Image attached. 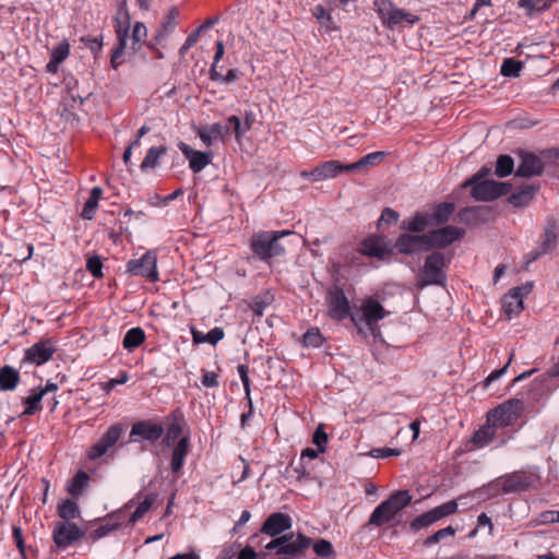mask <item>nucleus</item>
Listing matches in <instances>:
<instances>
[{"label":"nucleus","mask_w":559,"mask_h":559,"mask_svg":"<svg viewBox=\"0 0 559 559\" xmlns=\"http://www.w3.org/2000/svg\"><path fill=\"white\" fill-rule=\"evenodd\" d=\"M490 168L481 167L472 178L467 179L463 187H472L471 194L476 201L488 202L509 193L511 186L498 182L486 177Z\"/></svg>","instance_id":"nucleus-1"},{"label":"nucleus","mask_w":559,"mask_h":559,"mask_svg":"<svg viewBox=\"0 0 559 559\" xmlns=\"http://www.w3.org/2000/svg\"><path fill=\"white\" fill-rule=\"evenodd\" d=\"M540 484V477L536 469H520L508 473L496 478L491 486L502 493H520L532 489H537Z\"/></svg>","instance_id":"nucleus-2"},{"label":"nucleus","mask_w":559,"mask_h":559,"mask_svg":"<svg viewBox=\"0 0 559 559\" xmlns=\"http://www.w3.org/2000/svg\"><path fill=\"white\" fill-rule=\"evenodd\" d=\"M449 261L444 253L439 251L428 254L421 270L416 275V287L419 289L432 285L444 287Z\"/></svg>","instance_id":"nucleus-3"},{"label":"nucleus","mask_w":559,"mask_h":559,"mask_svg":"<svg viewBox=\"0 0 559 559\" xmlns=\"http://www.w3.org/2000/svg\"><path fill=\"white\" fill-rule=\"evenodd\" d=\"M373 10L389 29L412 27L420 21L417 14L397 8L392 0H373Z\"/></svg>","instance_id":"nucleus-4"},{"label":"nucleus","mask_w":559,"mask_h":559,"mask_svg":"<svg viewBox=\"0 0 559 559\" xmlns=\"http://www.w3.org/2000/svg\"><path fill=\"white\" fill-rule=\"evenodd\" d=\"M293 234L290 230L254 233L250 239V248L260 260L269 261L285 253V248L278 241L281 238Z\"/></svg>","instance_id":"nucleus-5"},{"label":"nucleus","mask_w":559,"mask_h":559,"mask_svg":"<svg viewBox=\"0 0 559 559\" xmlns=\"http://www.w3.org/2000/svg\"><path fill=\"white\" fill-rule=\"evenodd\" d=\"M412 497L407 490L392 493L382 501L371 513L368 525L382 526L390 523L395 516L411 503Z\"/></svg>","instance_id":"nucleus-6"},{"label":"nucleus","mask_w":559,"mask_h":559,"mask_svg":"<svg viewBox=\"0 0 559 559\" xmlns=\"http://www.w3.org/2000/svg\"><path fill=\"white\" fill-rule=\"evenodd\" d=\"M389 314L383 306L373 297H367L361 301L358 311L350 314V320L361 332L360 324L365 323L368 331L376 336L379 332L378 322Z\"/></svg>","instance_id":"nucleus-7"},{"label":"nucleus","mask_w":559,"mask_h":559,"mask_svg":"<svg viewBox=\"0 0 559 559\" xmlns=\"http://www.w3.org/2000/svg\"><path fill=\"white\" fill-rule=\"evenodd\" d=\"M525 411V402L522 399H509L493 409H490L486 418L498 429L513 426Z\"/></svg>","instance_id":"nucleus-8"},{"label":"nucleus","mask_w":559,"mask_h":559,"mask_svg":"<svg viewBox=\"0 0 559 559\" xmlns=\"http://www.w3.org/2000/svg\"><path fill=\"white\" fill-rule=\"evenodd\" d=\"M129 28L130 14L126 8V2L123 1L115 17V33L118 39V45L114 49L110 57V63L114 69H117L122 63L121 57L127 47Z\"/></svg>","instance_id":"nucleus-9"},{"label":"nucleus","mask_w":559,"mask_h":559,"mask_svg":"<svg viewBox=\"0 0 559 559\" xmlns=\"http://www.w3.org/2000/svg\"><path fill=\"white\" fill-rule=\"evenodd\" d=\"M325 302L329 317L335 321H343L353 314L349 299L338 285H333L328 289Z\"/></svg>","instance_id":"nucleus-10"},{"label":"nucleus","mask_w":559,"mask_h":559,"mask_svg":"<svg viewBox=\"0 0 559 559\" xmlns=\"http://www.w3.org/2000/svg\"><path fill=\"white\" fill-rule=\"evenodd\" d=\"M252 14L263 28L269 27L285 13L281 0H250Z\"/></svg>","instance_id":"nucleus-11"},{"label":"nucleus","mask_w":559,"mask_h":559,"mask_svg":"<svg viewBox=\"0 0 559 559\" xmlns=\"http://www.w3.org/2000/svg\"><path fill=\"white\" fill-rule=\"evenodd\" d=\"M126 267L129 274L144 277L151 283L159 280L157 257L153 251L145 252L140 259L130 260Z\"/></svg>","instance_id":"nucleus-12"},{"label":"nucleus","mask_w":559,"mask_h":559,"mask_svg":"<svg viewBox=\"0 0 559 559\" xmlns=\"http://www.w3.org/2000/svg\"><path fill=\"white\" fill-rule=\"evenodd\" d=\"M84 535L85 531L74 522H57L52 530V540L58 549H67Z\"/></svg>","instance_id":"nucleus-13"},{"label":"nucleus","mask_w":559,"mask_h":559,"mask_svg":"<svg viewBox=\"0 0 559 559\" xmlns=\"http://www.w3.org/2000/svg\"><path fill=\"white\" fill-rule=\"evenodd\" d=\"M165 427L154 419H143L134 423L130 431V440L135 442L145 440L151 443L157 442L164 435Z\"/></svg>","instance_id":"nucleus-14"},{"label":"nucleus","mask_w":559,"mask_h":559,"mask_svg":"<svg viewBox=\"0 0 559 559\" xmlns=\"http://www.w3.org/2000/svg\"><path fill=\"white\" fill-rule=\"evenodd\" d=\"M457 511V502L456 500H450L443 504H440L421 515L416 516L411 522V527L414 531H418L424 527H428L429 525L440 521L443 518L454 514Z\"/></svg>","instance_id":"nucleus-15"},{"label":"nucleus","mask_w":559,"mask_h":559,"mask_svg":"<svg viewBox=\"0 0 559 559\" xmlns=\"http://www.w3.org/2000/svg\"><path fill=\"white\" fill-rule=\"evenodd\" d=\"M122 432V424L117 423L111 425L102 438L88 449L87 457L95 461L105 455L118 442Z\"/></svg>","instance_id":"nucleus-16"},{"label":"nucleus","mask_w":559,"mask_h":559,"mask_svg":"<svg viewBox=\"0 0 559 559\" xmlns=\"http://www.w3.org/2000/svg\"><path fill=\"white\" fill-rule=\"evenodd\" d=\"M56 350L57 345L52 338H41L25 350L23 360L41 366L51 359Z\"/></svg>","instance_id":"nucleus-17"},{"label":"nucleus","mask_w":559,"mask_h":559,"mask_svg":"<svg viewBox=\"0 0 559 559\" xmlns=\"http://www.w3.org/2000/svg\"><path fill=\"white\" fill-rule=\"evenodd\" d=\"M533 285L526 283L523 286L514 287L503 296L502 308L509 319L518 316L523 310V298L532 292Z\"/></svg>","instance_id":"nucleus-18"},{"label":"nucleus","mask_w":559,"mask_h":559,"mask_svg":"<svg viewBox=\"0 0 559 559\" xmlns=\"http://www.w3.org/2000/svg\"><path fill=\"white\" fill-rule=\"evenodd\" d=\"M464 229L455 227V226H445L440 229L431 230L427 233V240L429 241V246L444 248L452 242L461 239L464 235Z\"/></svg>","instance_id":"nucleus-19"},{"label":"nucleus","mask_w":559,"mask_h":559,"mask_svg":"<svg viewBox=\"0 0 559 559\" xmlns=\"http://www.w3.org/2000/svg\"><path fill=\"white\" fill-rule=\"evenodd\" d=\"M395 248L400 253L403 254H413L420 251H426L430 249L429 241L427 240V235H409L402 234L396 242Z\"/></svg>","instance_id":"nucleus-20"},{"label":"nucleus","mask_w":559,"mask_h":559,"mask_svg":"<svg viewBox=\"0 0 559 559\" xmlns=\"http://www.w3.org/2000/svg\"><path fill=\"white\" fill-rule=\"evenodd\" d=\"M292 526V519L285 513H273L271 514L262 525L261 532L272 537L280 535L281 533L289 530Z\"/></svg>","instance_id":"nucleus-21"},{"label":"nucleus","mask_w":559,"mask_h":559,"mask_svg":"<svg viewBox=\"0 0 559 559\" xmlns=\"http://www.w3.org/2000/svg\"><path fill=\"white\" fill-rule=\"evenodd\" d=\"M285 537H287V542L276 551V555L295 557L311 545V538L302 534H298L296 538L294 534H286Z\"/></svg>","instance_id":"nucleus-22"},{"label":"nucleus","mask_w":559,"mask_h":559,"mask_svg":"<svg viewBox=\"0 0 559 559\" xmlns=\"http://www.w3.org/2000/svg\"><path fill=\"white\" fill-rule=\"evenodd\" d=\"M179 148L183 156L189 159V167L193 173H200L211 163L209 153L194 151L188 144L180 142Z\"/></svg>","instance_id":"nucleus-23"},{"label":"nucleus","mask_w":559,"mask_h":559,"mask_svg":"<svg viewBox=\"0 0 559 559\" xmlns=\"http://www.w3.org/2000/svg\"><path fill=\"white\" fill-rule=\"evenodd\" d=\"M544 164L539 157L534 154L522 155L521 163L516 168L515 175L523 178H530L542 174Z\"/></svg>","instance_id":"nucleus-24"},{"label":"nucleus","mask_w":559,"mask_h":559,"mask_svg":"<svg viewBox=\"0 0 559 559\" xmlns=\"http://www.w3.org/2000/svg\"><path fill=\"white\" fill-rule=\"evenodd\" d=\"M189 447L190 439L189 437L186 436L180 438L173 449L170 459V469L176 475V477L179 476L183 467L185 459L189 453Z\"/></svg>","instance_id":"nucleus-25"},{"label":"nucleus","mask_w":559,"mask_h":559,"mask_svg":"<svg viewBox=\"0 0 559 559\" xmlns=\"http://www.w3.org/2000/svg\"><path fill=\"white\" fill-rule=\"evenodd\" d=\"M359 252L370 258L383 259L389 250L379 237L370 236L361 241Z\"/></svg>","instance_id":"nucleus-26"},{"label":"nucleus","mask_w":559,"mask_h":559,"mask_svg":"<svg viewBox=\"0 0 559 559\" xmlns=\"http://www.w3.org/2000/svg\"><path fill=\"white\" fill-rule=\"evenodd\" d=\"M498 428L486 418V424L476 430L471 438L474 448L481 449L490 444L495 440Z\"/></svg>","instance_id":"nucleus-27"},{"label":"nucleus","mask_w":559,"mask_h":559,"mask_svg":"<svg viewBox=\"0 0 559 559\" xmlns=\"http://www.w3.org/2000/svg\"><path fill=\"white\" fill-rule=\"evenodd\" d=\"M343 171H350L348 164H342L338 160H328L316 167L318 181L335 178Z\"/></svg>","instance_id":"nucleus-28"},{"label":"nucleus","mask_w":559,"mask_h":559,"mask_svg":"<svg viewBox=\"0 0 559 559\" xmlns=\"http://www.w3.org/2000/svg\"><path fill=\"white\" fill-rule=\"evenodd\" d=\"M228 132V127H224L221 123H213L211 126L203 127L199 130L198 134L202 142L210 146L214 141L222 140L225 133Z\"/></svg>","instance_id":"nucleus-29"},{"label":"nucleus","mask_w":559,"mask_h":559,"mask_svg":"<svg viewBox=\"0 0 559 559\" xmlns=\"http://www.w3.org/2000/svg\"><path fill=\"white\" fill-rule=\"evenodd\" d=\"M57 514L62 522H72V520L80 518L79 504L72 499H63L57 506Z\"/></svg>","instance_id":"nucleus-30"},{"label":"nucleus","mask_w":559,"mask_h":559,"mask_svg":"<svg viewBox=\"0 0 559 559\" xmlns=\"http://www.w3.org/2000/svg\"><path fill=\"white\" fill-rule=\"evenodd\" d=\"M191 334L194 344L209 343L216 345L225 336L224 330L217 326L209 331L206 334L191 328Z\"/></svg>","instance_id":"nucleus-31"},{"label":"nucleus","mask_w":559,"mask_h":559,"mask_svg":"<svg viewBox=\"0 0 559 559\" xmlns=\"http://www.w3.org/2000/svg\"><path fill=\"white\" fill-rule=\"evenodd\" d=\"M536 188L531 185L521 187L516 192L512 193L508 201L513 206L520 207L527 205L534 198Z\"/></svg>","instance_id":"nucleus-32"},{"label":"nucleus","mask_w":559,"mask_h":559,"mask_svg":"<svg viewBox=\"0 0 559 559\" xmlns=\"http://www.w3.org/2000/svg\"><path fill=\"white\" fill-rule=\"evenodd\" d=\"M90 476L84 471H79L67 487V491L72 497H80L84 492V490L88 487Z\"/></svg>","instance_id":"nucleus-33"},{"label":"nucleus","mask_w":559,"mask_h":559,"mask_svg":"<svg viewBox=\"0 0 559 559\" xmlns=\"http://www.w3.org/2000/svg\"><path fill=\"white\" fill-rule=\"evenodd\" d=\"M20 382L19 372L10 367L4 366L0 369V389L3 391H11L16 388Z\"/></svg>","instance_id":"nucleus-34"},{"label":"nucleus","mask_w":559,"mask_h":559,"mask_svg":"<svg viewBox=\"0 0 559 559\" xmlns=\"http://www.w3.org/2000/svg\"><path fill=\"white\" fill-rule=\"evenodd\" d=\"M555 2L559 0H519L518 5L524 9L526 14L532 15L547 11Z\"/></svg>","instance_id":"nucleus-35"},{"label":"nucleus","mask_w":559,"mask_h":559,"mask_svg":"<svg viewBox=\"0 0 559 559\" xmlns=\"http://www.w3.org/2000/svg\"><path fill=\"white\" fill-rule=\"evenodd\" d=\"M168 148L165 145L152 146L148 148L140 167L143 171L154 169L158 165L159 158L167 153Z\"/></svg>","instance_id":"nucleus-36"},{"label":"nucleus","mask_w":559,"mask_h":559,"mask_svg":"<svg viewBox=\"0 0 559 559\" xmlns=\"http://www.w3.org/2000/svg\"><path fill=\"white\" fill-rule=\"evenodd\" d=\"M103 190L99 187H94L90 193L87 201L84 204L81 216L84 219H93L95 216L98 202L102 198Z\"/></svg>","instance_id":"nucleus-37"},{"label":"nucleus","mask_w":559,"mask_h":559,"mask_svg":"<svg viewBox=\"0 0 559 559\" xmlns=\"http://www.w3.org/2000/svg\"><path fill=\"white\" fill-rule=\"evenodd\" d=\"M182 416L174 413L171 416V421L167 426L166 436L163 440L165 445L169 447L177 438L180 437L182 433Z\"/></svg>","instance_id":"nucleus-38"},{"label":"nucleus","mask_w":559,"mask_h":559,"mask_svg":"<svg viewBox=\"0 0 559 559\" xmlns=\"http://www.w3.org/2000/svg\"><path fill=\"white\" fill-rule=\"evenodd\" d=\"M145 341V333L141 328L130 329L122 341L123 348L132 352Z\"/></svg>","instance_id":"nucleus-39"},{"label":"nucleus","mask_w":559,"mask_h":559,"mask_svg":"<svg viewBox=\"0 0 559 559\" xmlns=\"http://www.w3.org/2000/svg\"><path fill=\"white\" fill-rule=\"evenodd\" d=\"M384 152H373L365 155L359 160L348 164L350 171H359L369 166H376L380 164L384 157Z\"/></svg>","instance_id":"nucleus-40"},{"label":"nucleus","mask_w":559,"mask_h":559,"mask_svg":"<svg viewBox=\"0 0 559 559\" xmlns=\"http://www.w3.org/2000/svg\"><path fill=\"white\" fill-rule=\"evenodd\" d=\"M325 2L328 4V9H325L322 4L316 5L312 12L313 16L321 25L328 28H335L331 17V13L335 10V7L330 3V0H325Z\"/></svg>","instance_id":"nucleus-41"},{"label":"nucleus","mask_w":559,"mask_h":559,"mask_svg":"<svg viewBox=\"0 0 559 559\" xmlns=\"http://www.w3.org/2000/svg\"><path fill=\"white\" fill-rule=\"evenodd\" d=\"M454 212L453 203H441L433 209L431 214L430 223L435 225H441L449 221L450 216Z\"/></svg>","instance_id":"nucleus-42"},{"label":"nucleus","mask_w":559,"mask_h":559,"mask_svg":"<svg viewBox=\"0 0 559 559\" xmlns=\"http://www.w3.org/2000/svg\"><path fill=\"white\" fill-rule=\"evenodd\" d=\"M41 400L43 396L37 390H34L33 393L26 397L23 399V404L25 405V408L21 416H31L35 413L41 411Z\"/></svg>","instance_id":"nucleus-43"},{"label":"nucleus","mask_w":559,"mask_h":559,"mask_svg":"<svg viewBox=\"0 0 559 559\" xmlns=\"http://www.w3.org/2000/svg\"><path fill=\"white\" fill-rule=\"evenodd\" d=\"M156 500V496L154 493H150L145 497V499L140 502L135 511L128 519L129 524H134L136 521L142 519L148 510L152 508L153 503Z\"/></svg>","instance_id":"nucleus-44"},{"label":"nucleus","mask_w":559,"mask_h":559,"mask_svg":"<svg viewBox=\"0 0 559 559\" xmlns=\"http://www.w3.org/2000/svg\"><path fill=\"white\" fill-rule=\"evenodd\" d=\"M523 69V62L513 58H507L503 60L500 73L507 78H518Z\"/></svg>","instance_id":"nucleus-45"},{"label":"nucleus","mask_w":559,"mask_h":559,"mask_svg":"<svg viewBox=\"0 0 559 559\" xmlns=\"http://www.w3.org/2000/svg\"><path fill=\"white\" fill-rule=\"evenodd\" d=\"M147 36V29H146V26L141 23V22H136L133 26V29H132V35H131V39H132V45H131V49L133 51H136L141 48L142 44L145 43V38Z\"/></svg>","instance_id":"nucleus-46"},{"label":"nucleus","mask_w":559,"mask_h":559,"mask_svg":"<svg viewBox=\"0 0 559 559\" xmlns=\"http://www.w3.org/2000/svg\"><path fill=\"white\" fill-rule=\"evenodd\" d=\"M210 79L214 82L229 84L239 79V71L237 69H229L225 75L215 70V66L210 68Z\"/></svg>","instance_id":"nucleus-47"},{"label":"nucleus","mask_w":559,"mask_h":559,"mask_svg":"<svg viewBox=\"0 0 559 559\" xmlns=\"http://www.w3.org/2000/svg\"><path fill=\"white\" fill-rule=\"evenodd\" d=\"M514 167V163L511 156L509 155H500L496 162V175L498 177H507L512 174Z\"/></svg>","instance_id":"nucleus-48"},{"label":"nucleus","mask_w":559,"mask_h":559,"mask_svg":"<svg viewBox=\"0 0 559 559\" xmlns=\"http://www.w3.org/2000/svg\"><path fill=\"white\" fill-rule=\"evenodd\" d=\"M301 343L306 347H320L323 343V336L318 328H310L302 335Z\"/></svg>","instance_id":"nucleus-49"},{"label":"nucleus","mask_w":559,"mask_h":559,"mask_svg":"<svg viewBox=\"0 0 559 559\" xmlns=\"http://www.w3.org/2000/svg\"><path fill=\"white\" fill-rule=\"evenodd\" d=\"M428 223L425 215L417 213L412 219L403 222V228L413 233H420L425 230Z\"/></svg>","instance_id":"nucleus-50"},{"label":"nucleus","mask_w":559,"mask_h":559,"mask_svg":"<svg viewBox=\"0 0 559 559\" xmlns=\"http://www.w3.org/2000/svg\"><path fill=\"white\" fill-rule=\"evenodd\" d=\"M179 10L177 7H173L170 8V10L168 11V13L164 16L163 21H162V28L165 33H168V32H173L174 28L176 27L177 25V20L179 17Z\"/></svg>","instance_id":"nucleus-51"},{"label":"nucleus","mask_w":559,"mask_h":559,"mask_svg":"<svg viewBox=\"0 0 559 559\" xmlns=\"http://www.w3.org/2000/svg\"><path fill=\"white\" fill-rule=\"evenodd\" d=\"M119 524H120V522L111 523L110 521L106 520L105 524L98 526L96 530H94L91 533V537L94 540L103 538V537L107 536L109 533L118 530L119 528Z\"/></svg>","instance_id":"nucleus-52"},{"label":"nucleus","mask_w":559,"mask_h":559,"mask_svg":"<svg viewBox=\"0 0 559 559\" xmlns=\"http://www.w3.org/2000/svg\"><path fill=\"white\" fill-rule=\"evenodd\" d=\"M455 532L456 530L452 526H447L444 528H441L439 531H437L435 534L428 536L426 539H425V545L426 546H430L432 544H437L439 543L441 539L448 537V536H454L455 535Z\"/></svg>","instance_id":"nucleus-53"},{"label":"nucleus","mask_w":559,"mask_h":559,"mask_svg":"<svg viewBox=\"0 0 559 559\" xmlns=\"http://www.w3.org/2000/svg\"><path fill=\"white\" fill-rule=\"evenodd\" d=\"M70 53V45L63 40L58 46L53 47L50 53V58L59 63L64 61Z\"/></svg>","instance_id":"nucleus-54"},{"label":"nucleus","mask_w":559,"mask_h":559,"mask_svg":"<svg viewBox=\"0 0 559 559\" xmlns=\"http://www.w3.org/2000/svg\"><path fill=\"white\" fill-rule=\"evenodd\" d=\"M86 270L96 278H102L104 276L103 262L98 255H93L87 259Z\"/></svg>","instance_id":"nucleus-55"},{"label":"nucleus","mask_w":559,"mask_h":559,"mask_svg":"<svg viewBox=\"0 0 559 559\" xmlns=\"http://www.w3.org/2000/svg\"><path fill=\"white\" fill-rule=\"evenodd\" d=\"M313 551L319 557H330L334 554L332 544L326 539H319L313 544Z\"/></svg>","instance_id":"nucleus-56"},{"label":"nucleus","mask_w":559,"mask_h":559,"mask_svg":"<svg viewBox=\"0 0 559 559\" xmlns=\"http://www.w3.org/2000/svg\"><path fill=\"white\" fill-rule=\"evenodd\" d=\"M480 206L465 207L459 212L460 222L472 224L476 223Z\"/></svg>","instance_id":"nucleus-57"},{"label":"nucleus","mask_w":559,"mask_h":559,"mask_svg":"<svg viewBox=\"0 0 559 559\" xmlns=\"http://www.w3.org/2000/svg\"><path fill=\"white\" fill-rule=\"evenodd\" d=\"M513 357H514V352L512 350L511 354H510V357H509V360L508 362L500 369L498 370H493L483 382V386L486 389L488 388L493 381L498 380L499 378H501L506 372H507V369L508 367L510 366V364L512 362L513 360Z\"/></svg>","instance_id":"nucleus-58"},{"label":"nucleus","mask_w":559,"mask_h":559,"mask_svg":"<svg viewBox=\"0 0 559 559\" xmlns=\"http://www.w3.org/2000/svg\"><path fill=\"white\" fill-rule=\"evenodd\" d=\"M237 370H238L239 377H240L242 385H243L246 397L248 399V402H250L251 381L249 378V367L247 365H239L237 367Z\"/></svg>","instance_id":"nucleus-59"},{"label":"nucleus","mask_w":559,"mask_h":559,"mask_svg":"<svg viewBox=\"0 0 559 559\" xmlns=\"http://www.w3.org/2000/svg\"><path fill=\"white\" fill-rule=\"evenodd\" d=\"M12 536H13V539H14V542L16 544V547L19 549L21 558L22 559H27L26 558V549H25V543H24V537H23L22 528L20 526L14 525L13 528H12Z\"/></svg>","instance_id":"nucleus-60"},{"label":"nucleus","mask_w":559,"mask_h":559,"mask_svg":"<svg viewBox=\"0 0 559 559\" xmlns=\"http://www.w3.org/2000/svg\"><path fill=\"white\" fill-rule=\"evenodd\" d=\"M204 29H205V25H201L197 31H194L188 35L185 44L181 46V48L179 50L180 55L186 53L191 47H193L198 43L199 35Z\"/></svg>","instance_id":"nucleus-61"},{"label":"nucleus","mask_w":559,"mask_h":559,"mask_svg":"<svg viewBox=\"0 0 559 559\" xmlns=\"http://www.w3.org/2000/svg\"><path fill=\"white\" fill-rule=\"evenodd\" d=\"M559 377V360L547 371L546 374L542 376L540 378H537L533 382V386L535 389H539L544 385L547 378H557Z\"/></svg>","instance_id":"nucleus-62"},{"label":"nucleus","mask_w":559,"mask_h":559,"mask_svg":"<svg viewBox=\"0 0 559 559\" xmlns=\"http://www.w3.org/2000/svg\"><path fill=\"white\" fill-rule=\"evenodd\" d=\"M400 449H392V448H377L372 449L370 454L372 457L376 459H385L390 456H399L401 454Z\"/></svg>","instance_id":"nucleus-63"},{"label":"nucleus","mask_w":559,"mask_h":559,"mask_svg":"<svg viewBox=\"0 0 559 559\" xmlns=\"http://www.w3.org/2000/svg\"><path fill=\"white\" fill-rule=\"evenodd\" d=\"M238 552L237 545L224 546L216 559H233Z\"/></svg>","instance_id":"nucleus-64"}]
</instances>
